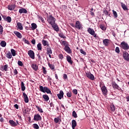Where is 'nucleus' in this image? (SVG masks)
Instances as JSON below:
<instances>
[{
    "label": "nucleus",
    "instance_id": "nucleus-1",
    "mask_svg": "<svg viewBox=\"0 0 129 129\" xmlns=\"http://www.w3.org/2000/svg\"><path fill=\"white\" fill-rule=\"evenodd\" d=\"M39 88L41 92H43V93H45V92L47 94L51 93V90H50V89L47 87H43V86H40Z\"/></svg>",
    "mask_w": 129,
    "mask_h": 129
},
{
    "label": "nucleus",
    "instance_id": "nucleus-2",
    "mask_svg": "<svg viewBox=\"0 0 129 129\" xmlns=\"http://www.w3.org/2000/svg\"><path fill=\"white\" fill-rule=\"evenodd\" d=\"M55 21H56V19L52 15L49 16L47 18V22L50 25H53V24H55Z\"/></svg>",
    "mask_w": 129,
    "mask_h": 129
},
{
    "label": "nucleus",
    "instance_id": "nucleus-3",
    "mask_svg": "<svg viewBox=\"0 0 129 129\" xmlns=\"http://www.w3.org/2000/svg\"><path fill=\"white\" fill-rule=\"evenodd\" d=\"M100 87L101 89V91L104 95H106L107 94V89L105 86H101V84H100Z\"/></svg>",
    "mask_w": 129,
    "mask_h": 129
},
{
    "label": "nucleus",
    "instance_id": "nucleus-4",
    "mask_svg": "<svg viewBox=\"0 0 129 129\" xmlns=\"http://www.w3.org/2000/svg\"><path fill=\"white\" fill-rule=\"evenodd\" d=\"M120 46L122 47V49H123L124 50H128L129 49L128 44L124 42H122L121 43Z\"/></svg>",
    "mask_w": 129,
    "mask_h": 129
},
{
    "label": "nucleus",
    "instance_id": "nucleus-5",
    "mask_svg": "<svg viewBox=\"0 0 129 129\" xmlns=\"http://www.w3.org/2000/svg\"><path fill=\"white\" fill-rule=\"evenodd\" d=\"M28 54L31 59H35V53H34V51L30 50L28 51Z\"/></svg>",
    "mask_w": 129,
    "mask_h": 129
},
{
    "label": "nucleus",
    "instance_id": "nucleus-6",
    "mask_svg": "<svg viewBox=\"0 0 129 129\" xmlns=\"http://www.w3.org/2000/svg\"><path fill=\"white\" fill-rule=\"evenodd\" d=\"M86 76L89 79H91V80H94V76L90 73H86Z\"/></svg>",
    "mask_w": 129,
    "mask_h": 129
},
{
    "label": "nucleus",
    "instance_id": "nucleus-7",
    "mask_svg": "<svg viewBox=\"0 0 129 129\" xmlns=\"http://www.w3.org/2000/svg\"><path fill=\"white\" fill-rule=\"evenodd\" d=\"M123 57L126 61H129V54L126 51L123 52Z\"/></svg>",
    "mask_w": 129,
    "mask_h": 129
},
{
    "label": "nucleus",
    "instance_id": "nucleus-8",
    "mask_svg": "<svg viewBox=\"0 0 129 129\" xmlns=\"http://www.w3.org/2000/svg\"><path fill=\"white\" fill-rule=\"evenodd\" d=\"M42 119V117H41V115L39 114H37L34 115V120H36L37 121L39 120H41Z\"/></svg>",
    "mask_w": 129,
    "mask_h": 129
},
{
    "label": "nucleus",
    "instance_id": "nucleus-9",
    "mask_svg": "<svg viewBox=\"0 0 129 129\" xmlns=\"http://www.w3.org/2000/svg\"><path fill=\"white\" fill-rule=\"evenodd\" d=\"M75 27L76 28V29H78V30L81 29V28H82V25L80 23V22L77 21L76 22Z\"/></svg>",
    "mask_w": 129,
    "mask_h": 129
},
{
    "label": "nucleus",
    "instance_id": "nucleus-10",
    "mask_svg": "<svg viewBox=\"0 0 129 129\" xmlns=\"http://www.w3.org/2000/svg\"><path fill=\"white\" fill-rule=\"evenodd\" d=\"M9 123L12 125V126H17L18 124H19V122L18 121H17V123L15 122V121L13 120H9Z\"/></svg>",
    "mask_w": 129,
    "mask_h": 129
},
{
    "label": "nucleus",
    "instance_id": "nucleus-11",
    "mask_svg": "<svg viewBox=\"0 0 129 129\" xmlns=\"http://www.w3.org/2000/svg\"><path fill=\"white\" fill-rule=\"evenodd\" d=\"M88 32L89 34H90L92 36H94L95 35V32L94 31V30L93 29L89 28L88 29Z\"/></svg>",
    "mask_w": 129,
    "mask_h": 129
},
{
    "label": "nucleus",
    "instance_id": "nucleus-12",
    "mask_svg": "<svg viewBox=\"0 0 129 129\" xmlns=\"http://www.w3.org/2000/svg\"><path fill=\"white\" fill-rule=\"evenodd\" d=\"M23 95L25 102L26 103H28V102H29V98L28 97V95H27V94H26L25 93H23Z\"/></svg>",
    "mask_w": 129,
    "mask_h": 129
},
{
    "label": "nucleus",
    "instance_id": "nucleus-13",
    "mask_svg": "<svg viewBox=\"0 0 129 129\" xmlns=\"http://www.w3.org/2000/svg\"><path fill=\"white\" fill-rule=\"evenodd\" d=\"M64 51H66V52H67L69 54H71V53H72V51H71V49L70 48V47H69V46H68V45L64 47Z\"/></svg>",
    "mask_w": 129,
    "mask_h": 129
},
{
    "label": "nucleus",
    "instance_id": "nucleus-14",
    "mask_svg": "<svg viewBox=\"0 0 129 129\" xmlns=\"http://www.w3.org/2000/svg\"><path fill=\"white\" fill-rule=\"evenodd\" d=\"M51 26L53 28V29H54V30L55 31H56V32H58L59 31V27H58V25L57 24H56V23H54L53 24H51Z\"/></svg>",
    "mask_w": 129,
    "mask_h": 129
},
{
    "label": "nucleus",
    "instance_id": "nucleus-15",
    "mask_svg": "<svg viewBox=\"0 0 129 129\" xmlns=\"http://www.w3.org/2000/svg\"><path fill=\"white\" fill-rule=\"evenodd\" d=\"M63 96H64V93L62 91H60L59 93L57 94V97L59 99H62Z\"/></svg>",
    "mask_w": 129,
    "mask_h": 129
},
{
    "label": "nucleus",
    "instance_id": "nucleus-16",
    "mask_svg": "<svg viewBox=\"0 0 129 129\" xmlns=\"http://www.w3.org/2000/svg\"><path fill=\"white\" fill-rule=\"evenodd\" d=\"M19 12L20 14H27V13H28V11H27V10L25 9V8H21L19 9Z\"/></svg>",
    "mask_w": 129,
    "mask_h": 129
},
{
    "label": "nucleus",
    "instance_id": "nucleus-17",
    "mask_svg": "<svg viewBox=\"0 0 129 129\" xmlns=\"http://www.w3.org/2000/svg\"><path fill=\"white\" fill-rule=\"evenodd\" d=\"M15 35L18 37L19 39H22V34L18 31H14V32Z\"/></svg>",
    "mask_w": 129,
    "mask_h": 129
},
{
    "label": "nucleus",
    "instance_id": "nucleus-18",
    "mask_svg": "<svg viewBox=\"0 0 129 129\" xmlns=\"http://www.w3.org/2000/svg\"><path fill=\"white\" fill-rule=\"evenodd\" d=\"M17 27L18 29H19V30H22L23 29V25H22V23L20 22L17 23Z\"/></svg>",
    "mask_w": 129,
    "mask_h": 129
},
{
    "label": "nucleus",
    "instance_id": "nucleus-19",
    "mask_svg": "<svg viewBox=\"0 0 129 129\" xmlns=\"http://www.w3.org/2000/svg\"><path fill=\"white\" fill-rule=\"evenodd\" d=\"M72 128L73 129H75V127L76 125H77V122H76V120H73L72 122Z\"/></svg>",
    "mask_w": 129,
    "mask_h": 129
},
{
    "label": "nucleus",
    "instance_id": "nucleus-20",
    "mask_svg": "<svg viewBox=\"0 0 129 129\" xmlns=\"http://www.w3.org/2000/svg\"><path fill=\"white\" fill-rule=\"evenodd\" d=\"M8 67H9V66H8V64H5L4 67L1 68V70L2 71H7Z\"/></svg>",
    "mask_w": 129,
    "mask_h": 129
},
{
    "label": "nucleus",
    "instance_id": "nucleus-21",
    "mask_svg": "<svg viewBox=\"0 0 129 129\" xmlns=\"http://www.w3.org/2000/svg\"><path fill=\"white\" fill-rule=\"evenodd\" d=\"M115 111V106L113 104L110 105V112H113Z\"/></svg>",
    "mask_w": 129,
    "mask_h": 129
},
{
    "label": "nucleus",
    "instance_id": "nucleus-22",
    "mask_svg": "<svg viewBox=\"0 0 129 129\" xmlns=\"http://www.w3.org/2000/svg\"><path fill=\"white\" fill-rule=\"evenodd\" d=\"M54 121L55 123H58V122H61V119H60V117H57L54 118Z\"/></svg>",
    "mask_w": 129,
    "mask_h": 129
},
{
    "label": "nucleus",
    "instance_id": "nucleus-23",
    "mask_svg": "<svg viewBox=\"0 0 129 129\" xmlns=\"http://www.w3.org/2000/svg\"><path fill=\"white\" fill-rule=\"evenodd\" d=\"M103 43L105 46H107L109 44V40L108 39H104L103 40Z\"/></svg>",
    "mask_w": 129,
    "mask_h": 129
},
{
    "label": "nucleus",
    "instance_id": "nucleus-24",
    "mask_svg": "<svg viewBox=\"0 0 129 129\" xmlns=\"http://www.w3.org/2000/svg\"><path fill=\"white\" fill-rule=\"evenodd\" d=\"M42 44L43 46H47V47L49 46V42L47 40H43L42 41Z\"/></svg>",
    "mask_w": 129,
    "mask_h": 129
},
{
    "label": "nucleus",
    "instance_id": "nucleus-25",
    "mask_svg": "<svg viewBox=\"0 0 129 129\" xmlns=\"http://www.w3.org/2000/svg\"><path fill=\"white\" fill-rule=\"evenodd\" d=\"M42 97L44 100V101H48L49 100V96L47 95H43Z\"/></svg>",
    "mask_w": 129,
    "mask_h": 129
},
{
    "label": "nucleus",
    "instance_id": "nucleus-26",
    "mask_svg": "<svg viewBox=\"0 0 129 129\" xmlns=\"http://www.w3.org/2000/svg\"><path fill=\"white\" fill-rule=\"evenodd\" d=\"M6 57L7 58H8V59H11L12 57H13V55H12V53H11L10 51H8L6 54Z\"/></svg>",
    "mask_w": 129,
    "mask_h": 129
},
{
    "label": "nucleus",
    "instance_id": "nucleus-27",
    "mask_svg": "<svg viewBox=\"0 0 129 129\" xmlns=\"http://www.w3.org/2000/svg\"><path fill=\"white\" fill-rule=\"evenodd\" d=\"M121 7L123 9V10H124V11H127L128 9H127V7H126V5L123 3H121Z\"/></svg>",
    "mask_w": 129,
    "mask_h": 129
},
{
    "label": "nucleus",
    "instance_id": "nucleus-28",
    "mask_svg": "<svg viewBox=\"0 0 129 129\" xmlns=\"http://www.w3.org/2000/svg\"><path fill=\"white\" fill-rule=\"evenodd\" d=\"M31 67L35 71H37V70H38V66L37 64H32Z\"/></svg>",
    "mask_w": 129,
    "mask_h": 129
},
{
    "label": "nucleus",
    "instance_id": "nucleus-29",
    "mask_svg": "<svg viewBox=\"0 0 129 129\" xmlns=\"http://www.w3.org/2000/svg\"><path fill=\"white\" fill-rule=\"evenodd\" d=\"M31 29L32 30H36L37 29V24L36 23H32L31 24Z\"/></svg>",
    "mask_w": 129,
    "mask_h": 129
},
{
    "label": "nucleus",
    "instance_id": "nucleus-30",
    "mask_svg": "<svg viewBox=\"0 0 129 129\" xmlns=\"http://www.w3.org/2000/svg\"><path fill=\"white\" fill-rule=\"evenodd\" d=\"M67 60L68 62H69V63H70V64H72L73 62H72V60H71V56H67Z\"/></svg>",
    "mask_w": 129,
    "mask_h": 129
},
{
    "label": "nucleus",
    "instance_id": "nucleus-31",
    "mask_svg": "<svg viewBox=\"0 0 129 129\" xmlns=\"http://www.w3.org/2000/svg\"><path fill=\"white\" fill-rule=\"evenodd\" d=\"M21 89L22 91H25L26 87H25V84L23 82H21Z\"/></svg>",
    "mask_w": 129,
    "mask_h": 129
},
{
    "label": "nucleus",
    "instance_id": "nucleus-32",
    "mask_svg": "<svg viewBox=\"0 0 129 129\" xmlns=\"http://www.w3.org/2000/svg\"><path fill=\"white\" fill-rule=\"evenodd\" d=\"M61 44L63 45L64 47L68 46V42L67 41H62L60 42Z\"/></svg>",
    "mask_w": 129,
    "mask_h": 129
},
{
    "label": "nucleus",
    "instance_id": "nucleus-33",
    "mask_svg": "<svg viewBox=\"0 0 129 129\" xmlns=\"http://www.w3.org/2000/svg\"><path fill=\"white\" fill-rule=\"evenodd\" d=\"M5 21L8 22V23H11L12 22V18L10 16H8L5 19Z\"/></svg>",
    "mask_w": 129,
    "mask_h": 129
},
{
    "label": "nucleus",
    "instance_id": "nucleus-34",
    "mask_svg": "<svg viewBox=\"0 0 129 129\" xmlns=\"http://www.w3.org/2000/svg\"><path fill=\"white\" fill-rule=\"evenodd\" d=\"M1 46L2 47H6V46H7V42H6L5 41H2L1 42Z\"/></svg>",
    "mask_w": 129,
    "mask_h": 129
},
{
    "label": "nucleus",
    "instance_id": "nucleus-35",
    "mask_svg": "<svg viewBox=\"0 0 129 129\" xmlns=\"http://www.w3.org/2000/svg\"><path fill=\"white\" fill-rule=\"evenodd\" d=\"M47 54H52V49H51V47L47 48Z\"/></svg>",
    "mask_w": 129,
    "mask_h": 129
},
{
    "label": "nucleus",
    "instance_id": "nucleus-36",
    "mask_svg": "<svg viewBox=\"0 0 129 129\" xmlns=\"http://www.w3.org/2000/svg\"><path fill=\"white\" fill-rule=\"evenodd\" d=\"M15 9V6L14 5L9 6H8V10L10 11H13Z\"/></svg>",
    "mask_w": 129,
    "mask_h": 129
},
{
    "label": "nucleus",
    "instance_id": "nucleus-37",
    "mask_svg": "<svg viewBox=\"0 0 129 129\" xmlns=\"http://www.w3.org/2000/svg\"><path fill=\"white\" fill-rule=\"evenodd\" d=\"M37 49L38 50H42V44L39 43L37 44Z\"/></svg>",
    "mask_w": 129,
    "mask_h": 129
},
{
    "label": "nucleus",
    "instance_id": "nucleus-38",
    "mask_svg": "<svg viewBox=\"0 0 129 129\" xmlns=\"http://www.w3.org/2000/svg\"><path fill=\"white\" fill-rule=\"evenodd\" d=\"M112 13H113L114 17L115 18V19H116V18H117V13L114 10H112Z\"/></svg>",
    "mask_w": 129,
    "mask_h": 129
},
{
    "label": "nucleus",
    "instance_id": "nucleus-39",
    "mask_svg": "<svg viewBox=\"0 0 129 129\" xmlns=\"http://www.w3.org/2000/svg\"><path fill=\"white\" fill-rule=\"evenodd\" d=\"M11 52L13 56H16V50H15V49H11Z\"/></svg>",
    "mask_w": 129,
    "mask_h": 129
},
{
    "label": "nucleus",
    "instance_id": "nucleus-40",
    "mask_svg": "<svg viewBox=\"0 0 129 129\" xmlns=\"http://www.w3.org/2000/svg\"><path fill=\"white\" fill-rule=\"evenodd\" d=\"M36 108H37L38 111H39V112H41V113H43V109L41 108H40V107L38 106H36Z\"/></svg>",
    "mask_w": 129,
    "mask_h": 129
},
{
    "label": "nucleus",
    "instance_id": "nucleus-41",
    "mask_svg": "<svg viewBox=\"0 0 129 129\" xmlns=\"http://www.w3.org/2000/svg\"><path fill=\"white\" fill-rule=\"evenodd\" d=\"M100 28L101 29V30H103V31L106 30V27L103 25H100Z\"/></svg>",
    "mask_w": 129,
    "mask_h": 129
},
{
    "label": "nucleus",
    "instance_id": "nucleus-42",
    "mask_svg": "<svg viewBox=\"0 0 129 129\" xmlns=\"http://www.w3.org/2000/svg\"><path fill=\"white\" fill-rule=\"evenodd\" d=\"M72 115L75 118H77V113H76V112H75V111H73Z\"/></svg>",
    "mask_w": 129,
    "mask_h": 129
},
{
    "label": "nucleus",
    "instance_id": "nucleus-43",
    "mask_svg": "<svg viewBox=\"0 0 129 129\" xmlns=\"http://www.w3.org/2000/svg\"><path fill=\"white\" fill-rule=\"evenodd\" d=\"M48 66L51 69V70H54V65L53 64H51L50 63H48Z\"/></svg>",
    "mask_w": 129,
    "mask_h": 129
},
{
    "label": "nucleus",
    "instance_id": "nucleus-44",
    "mask_svg": "<svg viewBox=\"0 0 129 129\" xmlns=\"http://www.w3.org/2000/svg\"><path fill=\"white\" fill-rule=\"evenodd\" d=\"M23 42H24L26 44H30V42H29V41H28L27 40H26L25 38H23Z\"/></svg>",
    "mask_w": 129,
    "mask_h": 129
},
{
    "label": "nucleus",
    "instance_id": "nucleus-45",
    "mask_svg": "<svg viewBox=\"0 0 129 129\" xmlns=\"http://www.w3.org/2000/svg\"><path fill=\"white\" fill-rule=\"evenodd\" d=\"M115 51L116 53H117L118 54L120 52L119 47H116L115 49Z\"/></svg>",
    "mask_w": 129,
    "mask_h": 129
},
{
    "label": "nucleus",
    "instance_id": "nucleus-46",
    "mask_svg": "<svg viewBox=\"0 0 129 129\" xmlns=\"http://www.w3.org/2000/svg\"><path fill=\"white\" fill-rule=\"evenodd\" d=\"M18 64L19 66H21V67H23V66L24 65L23 64V62L20 60L18 61Z\"/></svg>",
    "mask_w": 129,
    "mask_h": 129
},
{
    "label": "nucleus",
    "instance_id": "nucleus-47",
    "mask_svg": "<svg viewBox=\"0 0 129 129\" xmlns=\"http://www.w3.org/2000/svg\"><path fill=\"white\" fill-rule=\"evenodd\" d=\"M33 127L35 129H38L39 128V125L37 124L36 123H35L33 124Z\"/></svg>",
    "mask_w": 129,
    "mask_h": 129
},
{
    "label": "nucleus",
    "instance_id": "nucleus-48",
    "mask_svg": "<svg viewBox=\"0 0 129 129\" xmlns=\"http://www.w3.org/2000/svg\"><path fill=\"white\" fill-rule=\"evenodd\" d=\"M3 29H4V28L3 27V26H2L1 25H0V34H1V35H2V34H3Z\"/></svg>",
    "mask_w": 129,
    "mask_h": 129
},
{
    "label": "nucleus",
    "instance_id": "nucleus-49",
    "mask_svg": "<svg viewBox=\"0 0 129 129\" xmlns=\"http://www.w3.org/2000/svg\"><path fill=\"white\" fill-rule=\"evenodd\" d=\"M80 52L81 54H83V55H86V52L83 50V49H80Z\"/></svg>",
    "mask_w": 129,
    "mask_h": 129
},
{
    "label": "nucleus",
    "instance_id": "nucleus-50",
    "mask_svg": "<svg viewBox=\"0 0 129 129\" xmlns=\"http://www.w3.org/2000/svg\"><path fill=\"white\" fill-rule=\"evenodd\" d=\"M42 71L44 74H47V71H46V68H45V67H42Z\"/></svg>",
    "mask_w": 129,
    "mask_h": 129
},
{
    "label": "nucleus",
    "instance_id": "nucleus-51",
    "mask_svg": "<svg viewBox=\"0 0 129 129\" xmlns=\"http://www.w3.org/2000/svg\"><path fill=\"white\" fill-rule=\"evenodd\" d=\"M63 79L64 80H67V79H68V77L67 76V75H66V74H63Z\"/></svg>",
    "mask_w": 129,
    "mask_h": 129
},
{
    "label": "nucleus",
    "instance_id": "nucleus-52",
    "mask_svg": "<svg viewBox=\"0 0 129 129\" xmlns=\"http://www.w3.org/2000/svg\"><path fill=\"white\" fill-rule=\"evenodd\" d=\"M38 20H40V21H41V22H42V23H44V18H42L41 16H39L38 17Z\"/></svg>",
    "mask_w": 129,
    "mask_h": 129
},
{
    "label": "nucleus",
    "instance_id": "nucleus-53",
    "mask_svg": "<svg viewBox=\"0 0 129 129\" xmlns=\"http://www.w3.org/2000/svg\"><path fill=\"white\" fill-rule=\"evenodd\" d=\"M59 36L60 37V38H62V39H65V38H66V37L64 36L62 33L59 34Z\"/></svg>",
    "mask_w": 129,
    "mask_h": 129
},
{
    "label": "nucleus",
    "instance_id": "nucleus-54",
    "mask_svg": "<svg viewBox=\"0 0 129 129\" xmlns=\"http://www.w3.org/2000/svg\"><path fill=\"white\" fill-rule=\"evenodd\" d=\"M68 97H71V96L72 95V94L71 92H69L67 94Z\"/></svg>",
    "mask_w": 129,
    "mask_h": 129
},
{
    "label": "nucleus",
    "instance_id": "nucleus-55",
    "mask_svg": "<svg viewBox=\"0 0 129 129\" xmlns=\"http://www.w3.org/2000/svg\"><path fill=\"white\" fill-rule=\"evenodd\" d=\"M58 57H59V59H60L61 60H62V59H63V58H64V56H63V54H59Z\"/></svg>",
    "mask_w": 129,
    "mask_h": 129
},
{
    "label": "nucleus",
    "instance_id": "nucleus-56",
    "mask_svg": "<svg viewBox=\"0 0 129 129\" xmlns=\"http://www.w3.org/2000/svg\"><path fill=\"white\" fill-rule=\"evenodd\" d=\"M73 93H74V94H75L76 95H77V93H78V92H77V89H74L73 90Z\"/></svg>",
    "mask_w": 129,
    "mask_h": 129
},
{
    "label": "nucleus",
    "instance_id": "nucleus-57",
    "mask_svg": "<svg viewBox=\"0 0 129 129\" xmlns=\"http://www.w3.org/2000/svg\"><path fill=\"white\" fill-rule=\"evenodd\" d=\"M31 43L33 44V45H35L36 44V40L35 39H32Z\"/></svg>",
    "mask_w": 129,
    "mask_h": 129
},
{
    "label": "nucleus",
    "instance_id": "nucleus-58",
    "mask_svg": "<svg viewBox=\"0 0 129 129\" xmlns=\"http://www.w3.org/2000/svg\"><path fill=\"white\" fill-rule=\"evenodd\" d=\"M113 86L115 88H118V85H117V84H114Z\"/></svg>",
    "mask_w": 129,
    "mask_h": 129
},
{
    "label": "nucleus",
    "instance_id": "nucleus-59",
    "mask_svg": "<svg viewBox=\"0 0 129 129\" xmlns=\"http://www.w3.org/2000/svg\"><path fill=\"white\" fill-rule=\"evenodd\" d=\"M14 107H15V108H16V109H19V105H18V104H15L14 105Z\"/></svg>",
    "mask_w": 129,
    "mask_h": 129
},
{
    "label": "nucleus",
    "instance_id": "nucleus-60",
    "mask_svg": "<svg viewBox=\"0 0 129 129\" xmlns=\"http://www.w3.org/2000/svg\"><path fill=\"white\" fill-rule=\"evenodd\" d=\"M14 74L17 75V74H18V71H17V70H14Z\"/></svg>",
    "mask_w": 129,
    "mask_h": 129
},
{
    "label": "nucleus",
    "instance_id": "nucleus-61",
    "mask_svg": "<svg viewBox=\"0 0 129 129\" xmlns=\"http://www.w3.org/2000/svg\"><path fill=\"white\" fill-rule=\"evenodd\" d=\"M0 121H2V122H3V121H4V118H1L0 119Z\"/></svg>",
    "mask_w": 129,
    "mask_h": 129
},
{
    "label": "nucleus",
    "instance_id": "nucleus-62",
    "mask_svg": "<svg viewBox=\"0 0 129 129\" xmlns=\"http://www.w3.org/2000/svg\"><path fill=\"white\" fill-rule=\"evenodd\" d=\"M55 76L56 79H58V76L57 75V74H55Z\"/></svg>",
    "mask_w": 129,
    "mask_h": 129
},
{
    "label": "nucleus",
    "instance_id": "nucleus-63",
    "mask_svg": "<svg viewBox=\"0 0 129 129\" xmlns=\"http://www.w3.org/2000/svg\"><path fill=\"white\" fill-rule=\"evenodd\" d=\"M91 14L92 16H94V13L93 12H91Z\"/></svg>",
    "mask_w": 129,
    "mask_h": 129
},
{
    "label": "nucleus",
    "instance_id": "nucleus-64",
    "mask_svg": "<svg viewBox=\"0 0 129 129\" xmlns=\"http://www.w3.org/2000/svg\"><path fill=\"white\" fill-rule=\"evenodd\" d=\"M48 80H51V78L50 77H48Z\"/></svg>",
    "mask_w": 129,
    "mask_h": 129
}]
</instances>
